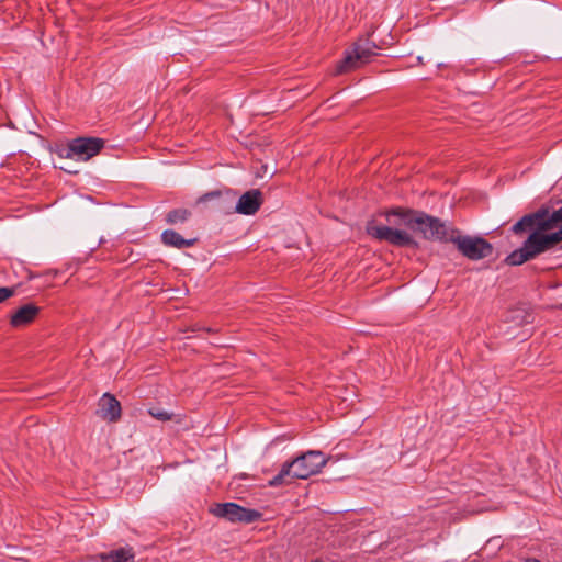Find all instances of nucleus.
<instances>
[{"instance_id": "1", "label": "nucleus", "mask_w": 562, "mask_h": 562, "mask_svg": "<svg viewBox=\"0 0 562 562\" xmlns=\"http://www.w3.org/2000/svg\"><path fill=\"white\" fill-rule=\"evenodd\" d=\"M326 463L327 460L321 451L310 450L283 463L279 473L269 481V485L280 486L297 479L306 480L318 473Z\"/></svg>"}, {"instance_id": "2", "label": "nucleus", "mask_w": 562, "mask_h": 562, "mask_svg": "<svg viewBox=\"0 0 562 562\" xmlns=\"http://www.w3.org/2000/svg\"><path fill=\"white\" fill-rule=\"evenodd\" d=\"M527 233L529 235L522 245L505 258L506 265L521 266L543 254L562 250V246H557L550 231L528 229Z\"/></svg>"}, {"instance_id": "3", "label": "nucleus", "mask_w": 562, "mask_h": 562, "mask_svg": "<svg viewBox=\"0 0 562 562\" xmlns=\"http://www.w3.org/2000/svg\"><path fill=\"white\" fill-rule=\"evenodd\" d=\"M562 223V206L550 211V207L542 205L537 211L524 215L516 222L510 232L514 235H522L528 229L552 231Z\"/></svg>"}, {"instance_id": "4", "label": "nucleus", "mask_w": 562, "mask_h": 562, "mask_svg": "<svg viewBox=\"0 0 562 562\" xmlns=\"http://www.w3.org/2000/svg\"><path fill=\"white\" fill-rule=\"evenodd\" d=\"M451 243L456 245L458 251L472 261H477L492 256L493 245L481 236L462 235L461 232L453 231Z\"/></svg>"}, {"instance_id": "5", "label": "nucleus", "mask_w": 562, "mask_h": 562, "mask_svg": "<svg viewBox=\"0 0 562 562\" xmlns=\"http://www.w3.org/2000/svg\"><path fill=\"white\" fill-rule=\"evenodd\" d=\"M379 46L369 37L356 42L351 49L346 50L345 57L337 65V74L348 72L357 69L376 56L375 49Z\"/></svg>"}, {"instance_id": "6", "label": "nucleus", "mask_w": 562, "mask_h": 562, "mask_svg": "<svg viewBox=\"0 0 562 562\" xmlns=\"http://www.w3.org/2000/svg\"><path fill=\"white\" fill-rule=\"evenodd\" d=\"M415 224L414 232L420 233L424 239L430 241L451 243L450 238H453L452 232L458 231L456 227L448 226L439 217L425 212L418 215Z\"/></svg>"}, {"instance_id": "7", "label": "nucleus", "mask_w": 562, "mask_h": 562, "mask_svg": "<svg viewBox=\"0 0 562 562\" xmlns=\"http://www.w3.org/2000/svg\"><path fill=\"white\" fill-rule=\"evenodd\" d=\"M104 147V140L99 137H77L70 140L66 148L58 151L63 158H77L87 161L98 155Z\"/></svg>"}, {"instance_id": "8", "label": "nucleus", "mask_w": 562, "mask_h": 562, "mask_svg": "<svg viewBox=\"0 0 562 562\" xmlns=\"http://www.w3.org/2000/svg\"><path fill=\"white\" fill-rule=\"evenodd\" d=\"M210 512L231 522L251 524L258 521L262 514L256 509L243 507L236 503H215Z\"/></svg>"}, {"instance_id": "9", "label": "nucleus", "mask_w": 562, "mask_h": 562, "mask_svg": "<svg viewBox=\"0 0 562 562\" xmlns=\"http://www.w3.org/2000/svg\"><path fill=\"white\" fill-rule=\"evenodd\" d=\"M367 233L374 239L387 241L395 247H417V241L405 231L390 226L376 225L373 222L367 225Z\"/></svg>"}, {"instance_id": "10", "label": "nucleus", "mask_w": 562, "mask_h": 562, "mask_svg": "<svg viewBox=\"0 0 562 562\" xmlns=\"http://www.w3.org/2000/svg\"><path fill=\"white\" fill-rule=\"evenodd\" d=\"M238 196L237 191L222 187L206 192L198 198L196 204L212 203V207L224 215L234 214V203Z\"/></svg>"}, {"instance_id": "11", "label": "nucleus", "mask_w": 562, "mask_h": 562, "mask_svg": "<svg viewBox=\"0 0 562 562\" xmlns=\"http://www.w3.org/2000/svg\"><path fill=\"white\" fill-rule=\"evenodd\" d=\"M263 204V195L259 189H251L236 199L234 213L241 215H255Z\"/></svg>"}, {"instance_id": "12", "label": "nucleus", "mask_w": 562, "mask_h": 562, "mask_svg": "<svg viewBox=\"0 0 562 562\" xmlns=\"http://www.w3.org/2000/svg\"><path fill=\"white\" fill-rule=\"evenodd\" d=\"M423 211H416L405 207H393L385 213L386 221L394 225H404L409 229H415V221Z\"/></svg>"}, {"instance_id": "13", "label": "nucleus", "mask_w": 562, "mask_h": 562, "mask_svg": "<svg viewBox=\"0 0 562 562\" xmlns=\"http://www.w3.org/2000/svg\"><path fill=\"white\" fill-rule=\"evenodd\" d=\"M98 414L110 423L117 422L122 414L121 404L114 395L104 393L99 400Z\"/></svg>"}, {"instance_id": "14", "label": "nucleus", "mask_w": 562, "mask_h": 562, "mask_svg": "<svg viewBox=\"0 0 562 562\" xmlns=\"http://www.w3.org/2000/svg\"><path fill=\"white\" fill-rule=\"evenodd\" d=\"M41 308L33 303H27L12 313L10 325L14 328H21L30 325L40 314Z\"/></svg>"}, {"instance_id": "15", "label": "nucleus", "mask_w": 562, "mask_h": 562, "mask_svg": "<svg viewBox=\"0 0 562 562\" xmlns=\"http://www.w3.org/2000/svg\"><path fill=\"white\" fill-rule=\"evenodd\" d=\"M161 241L165 246L183 249L193 246L198 239H186L178 232L173 229H166L161 234Z\"/></svg>"}, {"instance_id": "16", "label": "nucleus", "mask_w": 562, "mask_h": 562, "mask_svg": "<svg viewBox=\"0 0 562 562\" xmlns=\"http://www.w3.org/2000/svg\"><path fill=\"white\" fill-rule=\"evenodd\" d=\"M135 552L130 546L121 547L100 554V562H134Z\"/></svg>"}, {"instance_id": "17", "label": "nucleus", "mask_w": 562, "mask_h": 562, "mask_svg": "<svg viewBox=\"0 0 562 562\" xmlns=\"http://www.w3.org/2000/svg\"><path fill=\"white\" fill-rule=\"evenodd\" d=\"M191 216V211L188 209H175L167 213L166 222L170 225H175L177 223H183Z\"/></svg>"}, {"instance_id": "18", "label": "nucleus", "mask_w": 562, "mask_h": 562, "mask_svg": "<svg viewBox=\"0 0 562 562\" xmlns=\"http://www.w3.org/2000/svg\"><path fill=\"white\" fill-rule=\"evenodd\" d=\"M148 414L160 422H167L173 417V413H169L160 407H150Z\"/></svg>"}, {"instance_id": "19", "label": "nucleus", "mask_w": 562, "mask_h": 562, "mask_svg": "<svg viewBox=\"0 0 562 562\" xmlns=\"http://www.w3.org/2000/svg\"><path fill=\"white\" fill-rule=\"evenodd\" d=\"M16 292L15 286H0V303L7 301L8 299L12 297Z\"/></svg>"}, {"instance_id": "20", "label": "nucleus", "mask_w": 562, "mask_h": 562, "mask_svg": "<svg viewBox=\"0 0 562 562\" xmlns=\"http://www.w3.org/2000/svg\"><path fill=\"white\" fill-rule=\"evenodd\" d=\"M561 225L559 226V228L554 232L550 231L557 246H562V223H560Z\"/></svg>"}, {"instance_id": "21", "label": "nucleus", "mask_w": 562, "mask_h": 562, "mask_svg": "<svg viewBox=\"0 0 562 562\" xmlns=\"http://www.w3.org/2000/svg\"><path fill=\"white\" fill-rule=\"evenodd\" d=\"M417 64H418V65H424V59H423V57H422V56H418V57H417Z\"/></svg>"}, {"instance_id": "22", "label": "nucleus", "mask_w": 562, "mask_h": 562, "mask_svg": "<svg viewBox=\"0 0 562 562\" xmlns=\"http://www.w3.org/2000/svg\"><path fill=\"white\" fill-rule=\"evenodd\" d=\"M527 562H540V561L538 559L531 558V559H528Z\"/></svg>"}, {"instance_id": "23", "label": "nucleus", "mask_w": 562, "mask_h": 562, "mask_svg": "<svg viewBox=\"0 0 562 562\" xmlns=\"http://www.w3.org/2000/svg\"><path fill=\"white\" fill-rule=\"evenodd\" d=\"M204 330L207 331V333H213L212 328H204Z\"/></svg>"}, {"instance_id": "24", "label": "nucleus", "mask_w": 562, "mask_h": 562, "mask_svg": "<svg viewBox=\"0 0 562 562\" xmlns=\"http://www.w3.org/2000/svg\"><path fill=\"white\" fill-rule=\"evenodd\" d=\"M313 562H323V561H319V560H315V561H313Z\"/></svg>"}]
</instances>
